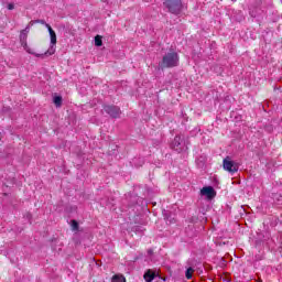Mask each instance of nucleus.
Masks as SVG:
<instances>
[{"label": "nucleus", "mask_w": 282, "mask_h": 282, "mask_svg": "<svg viewBox=\"0 0 282 282\" xmlns=\"http://www.w3.org/2000/svg\"><path fill=\"white\" fill-rule=\"evenodd\" d=\"M32 25H34V21H31L25 26V29H23L20 32V43H21V46L23 47V50H25V52L28 54H32L33 56H36V58H41V56H44V55L34 52V48H32V47H30V45H28V34H30V30L32 29Z\"/></svg>", "instance_id": "obj_1"}, {"label": "nucleus", "mask_w": 282, "mask_h": 282, "mask_svg": "<svg viewBox=\"0 0 282 282\" xmlns=\"http://www.w3.org/2000/svg\"><path fill=\"white\" fill-rule=\"evenodd\" d=\"M177 65H180V55L172 51L163 56L160 67L164 69L169 67H177Z\"/></svg>", "instance_id": "obj_2"}, {"label": "nucleus", "mask_w": 282, "mask_h": 282, "mask_svg": "<svg viewBox=\"0 0 282 282\" xmlns=\"http://www.w3.org/2000/svg\"><path fill=\"white\" fill-rule=\"evenodd\" d=\"M164 6L172 14H180L182 11V0H166Z\"/></svg>", "instance_id": "obj_3"}, {"label": "nucleus", "mask_w": 282, "mask_h": 282, "mask_svg": "<svg viewBox=\"0 0 282 282\" xmlns=\"http://www.w3.org/2000/svg\"><path fill=\"white\" fill-rule=\"evenodd\" d=\"M224 170L230 173L231 175H235L237 171H239V165L235 163V161L230 160V158H226L223 161Z\"/></svg>", "instance_id": "obj_4"}, {"label": "nucleus", "mask_w": 282, "mask_h": 282, "mask_svg": "<svg viewBox=\"0 0 282 282\" xmlns=\"http://www.w3.org/2000/svg\"><path fill=\"white\" fill-rule=\"evenodd\" d=\"M200 195H203V197H206L207 199H213L217 193L215 192V188H213V186H205L200 189Z\"/></svg>", "instance_id": "obj_5"}, {"label": "nucleus", "mask_w": 282, "mask_h": 282, "mask_svg": "<svg viewBox=\"0 0 282 282\" xmlns=\"http://www.w3.org/2000/svg\"><path fill=\"white\" fill-rule=\"evenodd\" d=\"M104 111L111 116V118H118L120 116V108L116 106H105Z\"/></svg>", "instance_id": "obj_6"}, {"label": "nucleus", "mask_w": 282, "mask_h": 282, "mask_svg": "<svg viewBox=\"0 0 282 282\" xmlns=\"http://www.w3.org/2000/svg\"><path fill=\"white\" fill-rule=\"evenodd\" d=\"M156 276H158V273H156L155 271H153V270H148V271L144 273V275H143L145 282H151V281H153V279H155Z\"/></svg>", "instance_id": "obj_7"}, {"label": "nucleus", "mask_w": 282, "mask_h": 282, "mask_svg": "<svg viewBox=\"0 0 282 282\" xmlns=\"http://www.w3.org/2000/svg\"><path fill=\"white\" fill-rule=\"evenodd\" d=\"M46 28L48 30L50 36H51V44L56 45V32H54V29L50 24H46Z\"/></svg>", "instance_id": "obj_8"}, {"label": "nucleus", "mask_w": 282, "mask_h": 282, "mask_svg": "<svg viewBox=\"0 0 282 282\" xmlns=\"http://www.w3.org/2000/svg\"><path fill=\"white\" fill-rule=\"evenodd\" d=\"M172 147L173 149H175L176 151H180V147H182V137L176 135L172 142Z\"/></svg>", "instance_id": "obj_9"}, {"label": "nucleus", "mask_w": 282, "mask_h": 282, "mask_svg": "<svg viewBox=\"0 0 282 282\" xmlns=\"http://www.w3.org/2000/svg\"><path fill=\"white\" fill-rule=\"evenodd\" d=\"M56 54V44H51L44 56H54Z\"/></svg>", "instance_id": "obj_10"}, {"label": "nucleus", "mask_w": 282, "mask_h": 282, "mask_svg": "<svg viewBox=\"0 0 282 282\" xmlns=\"http://www.w3.org/2000/svg\"><path fill=\"white\" fill-rule=\"evenodd\" d=\"M53 102L55 105V107H61L63 105V97L61 96H55L53 98Z\"/></svg>", "instance_id": "obj_11"}, {"label": "nucleus", "mask_w": 282, "mask_h": 282, "mask_svg": "<svg viewBox=\"0 0 282 282\" xmlns=\"http://www.w3.org/2000/svg\"><path fill=\"white\" fill-rule=\"evenodd\" d=\"M111 282H127V280L122 275L117 274V275L112 276Z\"/></svg>", "instance_id": "obj_12"}, {"label": "nucleus", "mask_w": 282, "mask_h": 282, "mask_svg": "<svg viewBox=\"0 0 282 282\" xmlns=\"http://www.w3.org/2000/svg\"><path fill=\"white\" fill-rule=\"evenodd\" d=\"M95 45H96V47L102 46V36H100V35L95 36Z\"/></svg>", "instance_id": "obj_13"}, {"label": "nucleus", "mask_w": 282, "mask_h": 282, "mask_svg": "<svg viewBox=\"0 0 282 282\" xmlns=\"http://www.w3.org/2000/svg\"><path fill=\"white\" fill-rule=\"evenodd\" d=\"M193 272H195V270H193V268H188L185 273L186 279H193Z\"/></svg>", "instance_id": "obj_14"}, {"label": "nucleus", "mask_w": 282, "mask_h": 282, "mask_svg": "<svg viewBox=\"0 0 282 282\" xmlns=\"http://www.w3.org/2000/svg\"><path fill=\"white\" fill-rule=\"evenodd\" d=\"M72 228L73 230H78V223L76 220L72 221Z\"/></svg>", "instance_id": "obj_15"}, {"label": "nucleus", "mask_w": 282, "mask_h": 282, "mask_svg": "<svg viewBox=\"0 0 282 282\" xmlns=\"http://www.w3.org/2000/svg\"><path fill=\"white\" fill-rule=\"evenodd\" d=\"M34 23H41V25H47V23L44 21V20H36V21H33Z\"/></svg>", "instance_id": "obj_16"}, {"label": "nucleus", "mask_w": 282, "mask_h": 282, "mask_svg": "<svg viewBox=\"0 0 282 282\" xmlns=\"http://www.w3.org/2000/svg\"><path fill=\"white\" fill-rule=\"evenodd\" d=\"M14 8V4L13 3H9L8 4V10H12Z\"/></svg>", "instance_id": "obj_17"}, {"label": "nucleus", "mask_w": 282, "mask_h": 282, "mask_svg": "<svg viewBox=\"0 0 282 282\" xmlns=\"http://www.w3.org/2000/svg\"><path fill=\"white\" fill-rule=\"evenodd\" d=\"M1 138H2V135H1V133H0V140H1Z\"/></svg>", "instance_id": "obj_18"}]
</instances>
